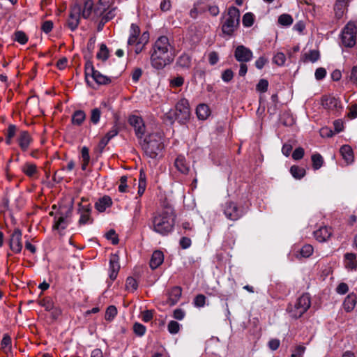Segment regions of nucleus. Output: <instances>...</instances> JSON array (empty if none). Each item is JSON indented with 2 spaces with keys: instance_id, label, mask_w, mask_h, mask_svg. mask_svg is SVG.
Wrapping results in <instances>:
<instances>
[{
  "instance_id": "nucleus-30",
  "label": "nucleus",
  "mask_w": 357,
  "mask_h": 357,
  "mask_svg": "<svg viewBox=\"0 0 357 357\" xmlns=\"http://www.w3.org/2000/svg\"><path fill=\"white\" fill-rule=\"evenodd\" d=\"M22 171L29 177L33 176L38 172L35 164L26 162L22 167Z\"/></svg>"
},
{
  "instance_id": "nucleus-61",
  "label": "nucleus",
  "mask_w": 357,
  "mask_h": 357,
  "mask_svg": "<svg viewBox=\"0 0 357 357\" xmlns=\"http://www.w3.org/2000/svg\"><path fill=\"white\" fill-rule=\"evenodd\" d=\"M142 75V70L139 68H135L132 73V79L134 82H137Z\"/></svg>"
},
{
  "instance_id": "nucleus-19",
  "label": "nucleus",
  "mask_w": 357,
  "mask_h": 357,
  "mask_svg": "<svg viewBox=\"0 0 357 357\" xmlns=\"http://www.w3.org/2000/svg\"><path fill=\"white\" fill-rule=\"evenodd\" d=\"M32 139L27 131L21 130L18 137V143L21 149L26 151L30 145Z\"/></svg>"
},
{
  "instance_id": "nucleus-64",
  "label": "nucleus",
  "mask_w": 357,
  "mask_h": 357,
  "mask_svg": "<svg viewBox=\"0 0 357 357\" xmlns=\"http://www.w3.org/2000/svg\"><path fill=\"white\" fill-rule=\"evenodd\" d=\"M349 79L354 84H357V66L353 67Z\"/></svg>"
},
{
  "instance_id": "nucleus-10",
  "label": "nucleus",
  "mask_w": 357,
  "mask_h": 357,
  "mask_svg": "<svg viewBox=\"0 0 357 357\" xmlns=\"http://www.w3.org/2000/svg\"><path fill=\"white\" fill-rule=\"evenodd\" d=\"M128 122L135 129V135L139 139H142L145 133V125L142 119L139 116L132 115L129 117Z\"/></svg>"
},
{
  "instance_id": "nucleus-48",
  "label": "nucleus",
  "mask_w": 357,
  "mask_h": 357,
  "mask_svg": "<svg viewBox=\"0 0 357 357\" xmlns=\"http://www.w3.org/2000/svg\"><path fill=\"white\" fill-rule=\"evenodd\" d=\"M268 86V82L265 79H261L256 86L257 91L264 93L267 91Z\"/></svg>"
},
{
  "instance_id": "nucleus-17",
  "label": "nucleus",
  "mask_w": 357,
  "mask_h": 357,
  "mask_svg": "<svg viewBox=\"0 0 357 357\" xmlns=\"http://www.w3.org/2000/svg\"><path fill=\"white\" fill-rule=\"evenodd\" d=\"M112 0H99L98 4L94 7L93 13L96 17L102 15L109 9Z\"/></svg>"
},
{
  "instance_id": "nucleus-4",
  "label": "nucleus",
  "mask_w": 357,
  "mask_h": 357,
  "mask_svg": "<svg viewBox=\"0 0 357 357\" xmlns=\"http://www.w3.org/2000/svg\"><path fill=\"white\" fill-rule=\"evenodd\" d=\"M239 23V10L234 6L229 7L227 13H224L222 15L221 24L222 33L227 36H232L234 32L238 29Z\"/></svg>"
},
{
  "instance_id": "nucleus-42",
  "label": "nucleus",
  "mask_w": 357,
  "mask_h": 357,
  "mask_svg": "<svg viewBox=\"0 0 357 357\" xmlns=\"http://www.w3.org/2000/svg\"><path fill=\"white\" fill-rule=\"evenodd\" d=\"M278 22L282 26H289L293 23V18L289 14H282L278 17Z\"/></svg>"
},
{
  "instance_id": "nucleus-27",
  "label": "nucleus",
  "mask_w": 357,
  "mask_h": 357,
  "mask_svg": "<svg viewBox=\"0 0 357 357\" xmlns=\"http://www.w3.org/2000/svg\"><path fill=\"white\" fill-rule=\"evenodd\" d=\"M86 119V114L83 110H76L72 115L71 122L74 126H81Z\"/></svg>"
},
{
  "instance_id": "nucleus-26",
  "label": "nucleus",
  "mask_w": 357,
  "mask_h": 357,
  "mask_svg": "<svg viewBox=\"0 0 357 357\" xmlns=\"http://www.w3.org/2000/svg\"><path fill=\"white\" fill-rule=\"evenodd\" d=\"M85 79L89 86H91V82L89 79V77H91L93 79L95 77V73H97V70H96L93 67L92 62L88 60L85 63Z\"/></svg>"
},
{
  "instance_id": "nucleus-37",
  "label": "nucleus",
  "mask_w": 357,
  "mask_h": 357,
  "mask_svg": "<svg viewBox=\"0 0 357 357\" xmlns=\"http://www.w3.org/2000/svg\"><path fill=\"white\" fill-rule=\"evenodd\" d=\"M96 56L98 59L102 60L103 61H106L108 59L109 50L105 44L102 43L100 45V51L97 53Z\"/></svg>"
},
{
  "instance_id": "nucleus-33",
  "label": "nucleus",
  "mask_w": 357,
  "mask_h": 357,
  "mask_svg": "<svg viewBox=\"0 0 357 357\" xmlns=\"http://www.w3.org/2000/svg\"><path fill=\"white\" fill-rule=\"evenodd\" d=\"M312 167L314 170H317L321 167L324 163V159L319 153L313 154L311 157Z\"/></svg>"
},
{
  "instance_id": "nucleus-23",
  "label": "nucleus",
  "mask_w": 357,
  "mask_h": 357,
  "mask_svg": "<svg viewBox=\"0 0 357 357\" xmlns=\"http://www.w3.org/2000/svg\"><path fill=\"white\" fill-rule=\"evenodd\" d=\"M340 153L347 164H351L354 159V153L351 147L349 145H343L340 148Z\"/></svg>"
},
{
  "instance_id": "nucleus-45",
  "label": "nucleus",
  "mask_w": 357,
  "mask_h": 357,
  "mask_svg": "<svg viewBox=\"0 0 357 357\" xmlns=\"http://www.w3.org/2000/svg\"><path fill=\"white\" fill-rule=\"evenodd\" d=\"M14 36H15L14 40L22 45L25 44L28 40L27 36L25 34L24 32H23L22 31H16L15 33Z\"/></svg>"
},
{
  "instance_id": "nucleus-31",
  "label": "nucleus",
  "mask_w": 357,
  "mask_h": 357,
  "mask_svg": "<svg viewBox=\"0 0 357 357\" xmlns=\"http://www.w3.org/2000/svg\"><path fill=\"white\" fill-rule=\"evenodd\" d=\"M290 173L296 179H301L305 176L306 172L303 167L297 165H293L290 168Z\"/></svg>"
},
{
  "instance_id": "nucleus-12",
  "label": "nucleus",
  "mask_w": 357,
  "mask_h": 357,
  "mask_svg": "<svg viewBox=\"0 0 357 357\" xmlns=\"http://www.w3.org/2000/svg\"><path fill=\"white\" fill-rule=\"evenodd\" d=\"M78 211L80 214L79 225L91 224L93 222V218L91 217V208L90 204L84 205L82 203H79Z\"/></svg>"
},
{
  "instance_id": "nucleus-14",
  "label": "nucleus",
  "mask_w": 357,
  "mask_h": 357,
  "mask_svg": "<svg viewBox=\"0 0 357 357\" xmlns=\"http://www.w3.org/2000/svg\"><path fill=\"white\" fill-rule=\"evenodd\" d=\"M321 105L328 110L338 112L342 109L340 101L333 96H324L321 99Z\"/></svg>"
},
{
  "instance_id": "nucleus-54",
  "label": "nucleus",
  "mask_w": 357,
  "mask_h": 357,
  "mask_svg": "<svg viewBox=\"0 0 357 357\" xmlns=\"http://www.w3.org/2000/svg\"><path fill=\"white\" fill-rule=\"evenodd\" d=\"M305 351V347L303 345H298L295 347L293 351L291 357H303V355Z\"/></svg>"
},
{
  "instance_id": "nucleus-49",
  "label": "nucleus",
  "mask_w": 357,
  "mask_h": 357,
  "mask_svg": "<svg viewBox=\"0 0 357 357\" xmlns=\"http://www.w3.org/2000/svg\"><path fill=\"white\" fill-rule=\"evenodd\" d=\"M286 60L285 55L282 52L277 53L273 58V61L278 66H282Z\"/></svg>"
},
{
  "instance_id": "nucleus-62",
  "label": "nucleus",
  "mask_w": 357,
  "mask_h": 357,
  "mask_svg": "<svg viewBox=\"0 0 357 357\" xmlns=\"http://www.w3.org/2000/svg\"><path fill=\"white\" fill-rule=\"evenodd\" d=\"M140 33V29L139 27L135 24H132L130 26V35L133 36L135 38H138Z\"/></svg>"
},
{
  "instance_id": "nucleus-9",
  "label": "nucleus",
  "mask_w": 357,
  "mask_h": 357,
  "mask_svg": "<svg viewBox=\"0 0 357 357\" xmlns=\"http://www.w3.org/2000/svg\"><path fill=\"white\" fill-rule=\"evenodd\" d=\"M22 235L21 230L16 228L10 236L9 246L10 250L15 253H20L22 249Z\"/></svg>"
},
{
  "instance_id": "nucleus-22",
  "label": "nucleus",
  "mask_w": 357,
  "mask_h": 357,
  "mask_svg": "<svg viewBox=\"0 0 357 357\" xmlns=\"http://www.w3.org/2000/svg\"><path fill=\"white\" fill-rule=\"evenodd\" d=\"M320 57L319 52L318 50H310L308 52H305L302 54L301 57V61L307 63L312 62L314 63L319 60Z\"/></svg>"
},
{
  "instance_id": "nucleus-59",
  "label": "nucleus",
  "mask_w": 357,
  "mask_h": 357,
  "mask_svg": "<svg viewBox=\"0 0 357 357\" xmlns=\"http://www.w3.org/2000/svg\"><path fill=\"white\" fill-rule=\"evenodd\" d=\"M179 244L183 249H187L191 245V240L188 237H182L180 239Z\"/></svg>"
},
{
  "instance_id": "nucleus-40",
  "label": "nucleus",
  "mask_w": 357,
  "mask_h": 357,
  "mask_svg": "<svg viewBox=\"0 0 357 357\" xmlns=\"http://www.w3.org/2000/svg\"><path fill=\"white\" fill-rule=\"evenodd\" d=\"M255 21V16L252 13H246L243 16V24L245 27H250L253 25Z\"/></svg>"
},
{
  "instance_id": "nucleus-6",
  "label": "nucleus",
  "mask_w": 357,
  "mask_h": 357,
  "mask_svg": "<svg viewBox=\"0 0 357 357\" xmlns=\"http://www.w3.org/2000/svg\"><path fill=\"white\" fill-rule=\"evenodd\" d=\"M356 34L357 22H348L342 31L341 40L342 45L347 47H354L356 43Z\"/></svg>"
},
{
  "instance_id": "nucleus-25",
  "label": "nucleus",
  "mask_w": 357,
  "mask_h": 357,
  "mask_svg": "<svg viewBox=\"0 0 357 357\" xmlns=\"http://www.w3.org/2000/svg\"><path fill=\"white\" fill-rule=\"evenodd\" d=\"M93 2L92 0H86L84 6H82L81 16L84 19H88L93 12Z\"/></svg>"
},
{
  "instance_id": "nucleus-24",
  "label": "nucleus",
  "mask_w": 357,
  "mask_h": 357,
  "mask_svg": "<svg viewBox=\"0 0 357 357\" xmlns=\"http://www.w3.org/2000/svg\"><path fill=\"white\" fill-rule=\"evenodd\" d=\"M112 204V199L109 196H104L95 204V208L99 212H104L106 208L111 206Z\"/></svg>"
},
{
  "instance_id": "nucleus-3",
  "label": "nucleus",
  "mask_w": 357,
  "mask_h": 357,
  "mask_svg": "<svg viewBox=\"0 0 357 357\" xmlns=\"http://www.w3.org/2000/svg\"><path fill=\"white\" fill-rule=\"evenodd\" d=\"M139 140L141 147L148 157L155 159L162 155L165 147L162 133L153 132Z\"/></svg>"
},
{
  "instance_id": "nucleus-20",
  "label": "nucleus",
  "mask_w": 357,
  "mask_h": 357,
  "mask_svg": "<svg viewBox=\"0 0 357 357\" xmlns=\"http://www.w3.org/2000/svg\"><path fill=\"white\" fill-rule=\"evenodd\" d=\"M164 261V255L160 250H155L153 252L151 260L150 267L152 269L157 268Z\"/></svg>"
},
{
  "instance_id": "nucleus-46",
  "label": "nucleus",
  "mask_w": 357,
  "mask_h": 357,
  "mask_svg": "<svg viewBox=\"0 0 357 357\" xmlns=\"http://www.w3.org/2000/svg\"><path fill=\"white\" fill-rule=\"evenodd\" d=\"M117 314V309L114 305H110L107 308L105 312V319L112 321Z\"/></svg>"
},
{
  "instance_id": "nucleus-7",
  "label": "nucleus",
  "mask_w": 357,
  "mask_h": 357,
  "mask_svg": "<svg viewBox=\"0 0 357 357\" xmlns=\"http://www.w3.org/2000/svg\"><path fill=\"white\" fill-rule=\"evenodd\" d=\"M174 115L175 119L181 124H185L189 120L190 111L188 100L181 99L177 102Z\"/></svg>"
},
{
  "instance_id": "nucleus-56",
  "label": "nucleus",
  "mask_w": 357,
  "mask_h": 357,
  "mask_svg": "<svg viewBox=\"0 0 357 357\" xmlns=\"http://www.w3.org/2000/svg\"><path fill=\"white\" fill-rule=\"evenodd\" d=\"M234 77L233 71L231 69H227L222 73V79L225 82H230Z\"/></svg>"
},
{
  "instance_id": "nucleus-28",
  "label": "nucleus",
  "mask_w": 357,
  "mask_h": 357,
  "mask_svg": "<svg viewBox=\"0 0 357 357\" xmlns=\"http://www.w3.org/2000/svg\"><path fill=\"white\" fill-rule=\"evenodd\" d=\"M313 253V247L310 244H306L303 245L299 251H298L295 256L298 259L301 258H307L310 257Z\"/></svg>"
},
{
  "instance_id": "nucleus-35",
  "label": "nucleus",
  "mask_w": 357,
  "mask_h": 357,
  "mask_svg": "<svg viewBox=\"0 0 357 357\" xmlns=\"http://www.w3.org/2000/svg\"><path fill=\"white\" fill-rule=\"evenodd\" d=\"M38 304L43 307L47 311H51L54 308V302L49 297H46L38 301Z\"/></svg>"
},
{
  "instance_id": "nucleus-18",
  "label": "nucleus",
  "mask_w": 357,
  "mask_h": 357,
  "mask_svg": "<svg viewBox=\"0 0 357 357\" xmlns=\"http://www.w3.org/2000/svg\"><path fill=\"white\" fill-rule=\"evenodd\" d=\"M120 269V265L119 264V259L117 256L114 255L109 260V278L111 280H114L118 275Z\"/></svg>"
},
{
  "instance_id": "nucleus-13",
  "label": "nucleus",
  "mask_w": 357,
  "mask_h": 357,
  "mask_svg": "<svg viewBox=\"0 0 357 357\" xmlns=\"http://www.w3.org/2000/svg\"><path fill=\"white\" fill-rule=\"evenodd\" d=\"M236 59L241 63L248 62L252 57V51L243 45H238L234 52Z\"/></svg>"
},
{
  "instance_id": "nucleus-1",
  "label": "nucleus",
  "mask_w": 357,
  "mask_h": 357,
  "mask_svg": "<svg viewBox=\"0 0 357 357\" xmlns=\"http://www.w3.org/2000/svg\"><path fill=\"white\" fill-rule=\"evenodd\" d=\"M174 58V47L169 38L165 36L159 37L154 43L151 56L152 66L156 69H162L173 61Z\"/></svg>"
},
{
  "instance_id": "nucleus-53",
  "label": "nucleus",
  "mask_w": 357,
  "mask_h": 357,
  "mask_svg": "<svg viewBox=\"0 0 357 357\" xmlns=\"http://www.w3.org/2000/svg\"><path fill=\"white\" fill-rule=\"evenodd\" d=\"M115 10L116 8H112L109 10H107V12H105L102 15H100V17H102L105 22H109L115 17Z\"/></svg>"
},
{
  "instance_id": "nucleus-15",
  "label": "nucleus",
  "mask_w": 357,
  "mask_h": 357,
  "mask_svg": "<svg viewBox=\"0 0 357 357\" xmlns=\"http://www.w3.org/2000/svg\"><path fill=\"white\" fill-rule=\"evenodd\" d=\"M332 234L331 227L324 226L314 231V236L319 242L323 243L327 241L331 237Z\"/></svg>"
},
{
  "instance_id": "nucleus-44",
  "label": "nucleus",
  "mask_w": 357,
  "mask_h": 357,
  "mask_svg": "<svg viewBox=\"0 0 357 357\" xmlns=\"http://www.w3.org/2000/svg\"><path fill=\"white\" fill-rule=\"evenodd\" d=\"M345 259L348 261L347 267L351 269H354L356 267L355 260L356 255L354 253H346L344 255Z\"/></svg>"
},
{
  "instance_id": "nucleus-47",
  "label": "nucleus",
  "mask_w": 357,
  "mask_h": 357,
  "mask_svg": "<svg viewBox=\"0 0 357 357\" xmlns=\"http://www.w3.org/2000/svg\"><path fill=\"white\" fill-rule=\"evenodd\" d=\"M167 329L171 334H176L180 330V324L176 321H170Z\"/></svg>"
},
{
  "instance_id": "nucleus-16",
  "label": "nucleus",
  "mask_w": 357,
  "mask_h": 357,
  "mask_svg": "<svg viewBox=\"0 0 357 357\" xmlns=\"http://www.w3.org/2000/svg\"><path fill=\"white\" fill-rule=\"evenodd\" d=\"M182 294V289L180 287H174L168 294V298L166 303L172 306L174 305L180 299Z\"/></svg>"
},
{
  "instance_id": "nucleus-58",
  "label": "nucleus",
  "mask_w": 357,
  "mask_h": 357,
  "mask_svg": "<svg viewBox=\"0 0 357 357\" xmlns=\"http://www.w3.org/2000/svg\"><path fill=\"white\" fill-rule=\"evenodd\" d=\"M184 79L181 77H176L171 79L170 84L172 87H179L183 84Z\"/></svg>"
},
{
  "instance_id": "nucleus-43",
  "label": "nucleus",
  "mask_w": 357,
  "mask_h": 357,
  "mask_svg": "<svg viewBox=\"0 0 357 357\" xmlns=\"http://www.w3.org/2000/svg\"><path fill=\"white\" fill-rule=\"evenodd\" d=\"M101 116L100 108H94L91 111L90 121L93 124H97Z\"/></svg>"
},
{
  "instance_id": "nucleus-2",
  "label": "nucleus",
  "mask_w": 357,
  "mask_h": 357,
  "mask_svg": "<svg viewBox=\"0 0 357 357\" xmlns=\"http://www.w3.org/2000/svg\"><path fill=\"white\" fill-rule=\"evenodd\" d=\"M176 217L174 208L171 206H165L162 211L153 215L150 227L162 236L168 235L174 229Z\"/></svg>"
},
{
  "instance_id": "nucleus-50",
  "label": "nucleus",
  "mask_w": 357,
  "mask_h": 357,
  "mask_svg": "<svg viewBox=\"0 0 357 357\" xmlns=\"http://www.w3.org/2000/svg\"><path fill=\"white\" fill-rule=\"evenodd\" d=\"M133 331L137 335L142 336L146 332V327L139 323H135L133 326Z\"/></svg>"
},
{
  "instance_id": "nucleus-36",
  "label": "nucleus",
  "mask_w": 357,
  "mask_h": 357,
  "mask_svg": "<svg viewBox=\"0 0 357 357\" xmlns=\"http://www.w3.org/2000/svg\"><path fill=\"white\" fill-rule=\"evenodd\" d=\"M191 63V59L188 54L181 55L177 60V64L182 68H189Z\"/></svg>"
},
{
  "instance_id": "nucleus-8",
  "label": "nucleus",
  "mask_w": 357,
  "mask_h": 357,
  "mask_svg": "<svg viewBox=\"0 0 357 357\" xmlns=\"http://www.w3.org/2000/svg\"><path fill=\"white\" fill-rule=\"evenodd\" d=\"M82 6L77 3L70 6V14L67 20V26L71 31H75L79 22L81 16Z\"/></svg>"
},
{
  "instance_id": "nucleus-29",
  "label": "nucleus",
  "mask_w": 357,
  "mask_h": 357,
  "mask_svg": "<svg viewBox=\"0 0 357 357\" xmlns=\"http://www.w3.org/2000/svg\"><path fill=\"white\" fill-rule=\"evenodd\" d=\"M196 114L199 119L205 120L210 115V109L207 105L200 104L196 109Z\"/></svg>"
},
{
  "instance_id": "nucleus-11",
  "label": "nucleus",
  "mask_w": 357,
  "mask_h": 357,
  "mask_svg": "<svg viewBox=\"0 0 357 357\" xmlns=\"http://www.w3.org/2000/svg\"><path fill=\"white\" fill-rule=\"evenodd\" d=\"M224 214L230 220L235 221L242 216L241 211L234 202H227L224 206Z\"/></svg>"
},
{
  "instance_id": "nucleus-34",
  "label": "nucleus",
  "mask_w": 357,
  "mask_h": 357,
  "mask_svg": "<svg viewBox=\"0 0 357 357\" xmlns=\"http://www.w3.org/2000/svg\"><path fill=\"white\" fill-rule=\"evenodd\" d=\"M93 80L99 85H107L111 82V79L109 77L101 74L98 70L95 73Z\"/></svg>"
},
{
  "instance_id": "nucleus-21",
  "label": "nucleus",
  "mask_w": 357,
  "mask_h": 357,
  "mask_svg": "<svg viewBox=\"0 0 357 357\" xmlns=\"http://www.w3.org/2000/svg\"><path fill=\"white\" fill-rule=\"evenodd\" d=\"M176 168L181 173L186 174L188 173L190 169L189 164L186 162L184 156L178 155L174 162Z\"/></svg>"
},
{
  "instance_id": "nucleus-51",
  "label": "nucleus",
  "mask_w": 357,
  "mask_h": 357,
  "mask_svg": "<svg viewBox=\"0 0 357 357\" xmlns=\"http://www.w3.org/2000/svg\"><path fill=\"white\" fill-rule=\"evenodd\" d=\"M206 302V296L203 294H198L194 299V305L197 307L204 306Z\"/></svg>"
},
{
  "instance_id": "nucleus-39",
  "label": "nucleus",
  "mask_w": 357,
  "mask_h": 357,
  "mask_svg": "<svg viewBox=\"0 0 357 357\" xmlns=\"http://www.w3.org/2000/svg\"><path fill=\"white\" fill-rule=\"evenodd\" d=\"M138 287L137 281L132 277H128L126 282V288L129 291H134Z\"/></svg>"
},
{
  "instance_id": "nucleus-57",
  "label": "nucleus",
  "mask_w": 357,
  "mask_h": 357,
  "mask_svg": "<svg viewBox=\"0 0 357 357\" xmlns=\"http://www.w3.org/2000/svg\"><path fill=\"white\" fill-rule=\"evenodd\" d=\"M53 28V22L51 20L45 21L41 26V29L45 33H50Z\"/></svg>"
},
{
  "instance_id": "nucleus-32",
  "label": "nucleus",
  "mask_w": 357,
  "mask_h": 357,
  "mask_svg": "<svg viewBox=\"0 0 357 357\" xmlns=\"http://www.w3.org/2000/svg\"><path fill=\"white\" fill-rule=\"evenodd\" d=\"M1 350L7 354L11 350V338L8 334H5L1 342Z\"/></svg>"
},
{
  "instance_id": "nucleus-55",
  "label": "nucleus",
  "mask_w": 357,
  "mask_h": 357,
  "mask_svg": "<svg viewBox=\"0 0 357 357\" xmlns=\"http://www.w3.org/2000/svg\"><path fill=\"white\" fill-rule=\"evenodd\" d=\"M304 149L302 147H298L294 151L292 158L295 160H301L304 156Z\"/></svg>"
},
{
  "instance_id": "nucleus-52",
  "label": "nucleus",
  "mask_w": 357,
  "mask_h": 357,
  "mask_svg": "<svg viewBox=\"0 0 357 357\" xmlns=\"http://www.w3.org/2000/svg\"><path fill=\"white\" fill-rule=\"evenodd\" d=\"M106 238L108 240L112 241V243L113 245H116L119 243V238L117 235L116 234V231L114 229H110L106 234Z\"/></svg>"
},
{
  "instance_id": "nucleus-63",
  "label": "nucleus",
  "mask_w": 357,
  "mask_h": 357,
  "mask_svg": "<svg viewBox=\"0 0 357 357\" xmlns=\"http://www.w3.org/2000/svg\"><path fill=\"white\" fill-rule=\"evenodd\" d=\"M348 117L350 118L351 119L357 117V104H354L349 107Z\"/></svg>"
},
{
  "instance_id": "nucleus-5",
  "label": "nucleus",
  "mask_w": 357,
  "mask_h": 357,
  "mask_svg": "<svg viewBox=\"0 0 357 357\" xmlns=\"http://www.w3.org/2000/svg\"><path fill=\"white\" fill-rule=\"evenodd\" d=\"M310 307V298L309 294H304L301 296L294 305L289 304L287 312L294 319L301 317Z\"/></svg>"
},
{
  "instance_id": "nucleus-60",
  "label": "nucleus",
  "mask_w": 357,
  "mask_h": 357,
  "mask_svg": "<svg viewBox=\"0 0 357 357\" xmlns=\"http://www.w3.org/2000/svg\"><path fill=\"white\" fill-rule=\"evenodd\" d=\"M326 75V70L324 68H319L315 71V77L317 80L322 79Z\"/></svg>"
},
{
  "instance_id": "nucleus-41",
  "label": "nucleus",
  "mask_w": 357,
  "mask_h": 357,
  "mask_svg": "<svg viewBox=\"0 0 357 357\" xmlns=\"http://www.w3.org/2000/svg\"><path fill=\"white\" fill-rule=\"evenodd\" d=\"M355 305L356 300L353 296L350 295L348 296L344 301V307L347 312L352 310L354 308Z\"/></svg>"
},
{
  "instance_id": "nucleus-38",
  "label": "nucleus",
  "mask_w": 357,
  "mask_h": 357,
  "mask_svg": "<svg viewBox=\"0 0 357 357\" xmlns=\"http://www.w3.org/2000/svg\"><path fill=\"white\" fill-rule=\"evenodd\" d=\"M68 225L66 217L61 216L54 221L53 228L54 229H65Z\"/></svg>"
}]
</instances>
